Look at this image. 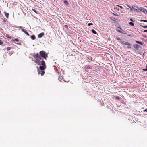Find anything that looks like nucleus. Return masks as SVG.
<instances>
[{
	"label": "nucleus",
	"instance_id": "obj_40",
	"mask_svg": "<svg viewBox=\"0 0 147 147\" xmlns=\"http://www.w3.org/2000/svg\"><path fill=\"white\" fill-rule=\"evenodd\" d=\"M143 32H147V30H144Z\"/></svg>",
	"mask_w": 147,
	"mask_h": 147
},
{
	"label": "nucleus",
	"instance_id": "obj_34",
	"mask_svg": "<svg viewBox=\"0 0 147 147\" xmlns=\"http://www.w3.org/2000/svg\"><path fill=\"white\" fill-rule=\"evenodd\" d=\"M143 71H147V68H146V69H142Z\"/></svg>",
	"mask_w": 147,
	"mask_h": 147
},
{
	"label": "nucleus",
	"instance_id": "obj_3",
	"mask_svg": "<svg viewBox=\"0 0 147 147\" xmlns=\"http://www.w3.org/2000/svg\"><path fill=\"white\" fill-rule=\"evenodd\" d=\"M116 31L121 33H122L124 34H127V33L125 31L123 30L119 27H117V28Z\"/></svg>",
	"mask_w": 147,
	"mask_h": 147
},
{
	"label": "nucleus",
	"instance_id": "obj_46",
	"mask_svg": "<svg viewBox=\"0 0 147 147\" xmlns=\"http://www.w3.org/2000/svg\"><path fill=\"white\" fill-rule=\"evenodd\" d=\"M14 42V43H16V44H17V43H16V42Z\"/></svg>",
	"mask_w": 147,
	"mask_h": 147
},
{
	"label": "nucleus",
	"instance_id": "obj_7",
	"mask_svg": "<svg viewBox=\"0 0 147 147\" xmlns=\"http://www.w3.org/2000/svg\"><path fill=\"white\" fill-rule=\"evenodd\" d=\"M132 7V8L134 10V11H137V12H139L140 11H138V10H137V9L138 8V7L136 6H134V7Z\"/></svg>",
	"mask_w": 147,
	"mask_h": 147
},
{
	"label": "nucleus",
	"instance_id": "obj_25",
	"mask_svg": "<svg viewBox=\"0 0 147 147\" xmlns=\"http://www.w3.org/2000/svg\"><path fill=\"white\" fill-rule=\"evenodd\" d=\"M45 74V72L44 71H43L41 73V76H43Z\"/></svg>",
	"mask_w": 147,
	"mask_h": 147
},
{
	"label": "nucleus",
	"instance_id": "obj_16",
	"mask_svg": "<svg viewBox=\"0 0 147 147\" xmlns=\"http://www.w3.org/2000/svg\"><path fill=\"white\" fill-rule=\"evenodd\" d=\"M22 31L24 32L25 34H26V32H27L26 30L24 29H22Z\"/></svg>",
	"mask_w": 147,
	"mask_h": 147
},
{
	"label": "nucleus",
	"instance_id": "obj_5",
	"mask_svg": "<svg viewBox=\"0 0 147 147\" xmlns=\"http://www.w3.org/2000/svg\"><path fill=\"white\" fill-rule=\"evenodd\" d=\"M138 9L140 10V11H142L144 13L146 14V15H147V11L145 10L142 7H140Z\"/></svg>",
	"mask_w": 147,
	"mask_h": 147
},
{
	"label": "nucleus",
	"instance_id": "obj_4",
	"mask_svg": "<svg viewBox=\"0 0 147 147\" xmlns=\"http://www.w3.org/2000/svg\"><path fill=\"white\" fill-rule=\"evenodd\" d=\"M120 42L123 45H128L127 47V48H131V47L129 46L131 45L127 42H126L125 41H121Z\"/></svg>",
	"mask_w": 147,
	"mask_h": 147
},
{
	"label": "nucleus",
	"instance_id": "obj_32",
	"mask_svg": "<svg viewBox=\"0 0 147 147\" xmlns=\"http://www.w3.org/2000/svg\"><path fill=\"white\" fill-rule=\"evenodd\" d=\"M59 79H60L61 80H62L63 79V77L62 76H60L59 77Z\"/></svg>",
	"mask_w": 147,
	"mask_h": 147
},
{
	"label": "nucleus",
	"instance_id": "obj_27",
	"mask_svg": "<svg viewBox=\"0 0 147 147\" xmlns=\"http://www.w3.org/2000/svg\"><path fill=\"white\" fill-rule=\"evenodd\" d=\"M13 41H15L16 42H18V41L19 40H18V39L17 38H16L15 39V40H13Z\"/></svg>",
	"mask_w": 147,
	"mask_h": 147
},
{
	"label": "nucleus",
	"instance_id": "obj_19",
	"mask_svg": "<svg viewBox=\"0 0 147 147\" xmlns=\"http://www.w3.org/2000/svg\"><path fill=\"white\" fill-rule=\"evenodd\" d=\"M17 27L18 28L20 29L21 30H22V29H23L22 28V27L20 26H18Z\"/></svg>",
	"mask_w": 147,
	"mask_h": 147
},
{
	"label": "nucleus",
	"instance_id": "obj_12",
	"mask_svg": "<svg viewBox=\"0 0 147 147\" xmlns=\"http://www.w3.org/2000/svg\"><path fill=\"white\" fill-rule=\"evenodd\" d=\"M92 32V33L94 34H96L97 33V32L96 31H95L94 30V29H92L91 30Z\"/></svg>",
	"mask_w": 147,
	"mask_h": 147
},
{
	"label": "nucleus",
	"instance_id": "obj_37",
	"mask_svg": "<svg viewBox=\"0 0 147 147\" xmlns=\"http://www.w3.org/2000/svg\"><path fill=\"white\" fill-rule=\"evenodd\" d=\"M118 6L121 9L123 8V7L121 6L118 5Z\"/></svg>",
	"mask_w": 147,
	"mask_h": 147
},
{
	"label": "nucleus",
	"instance_id": "obj_26",
	"mask_svg": "<svg viewBox=\"0 0 147 147\" xmlns=\"http://www.w3.org/2000/svg\"><path fill=\"white\" fill-rule=\"evenodd\" d=\"M140 45H143V46H145V44L143 42H141V43H140Z\"/></svg>",
	"mask_w": 147,
	"mask_h": 147
},
{
	"label": "nucleus",
	"instance_id": "obj_8",
	"mask_svg": "<svg viewBox=\"0 0 147 147\" xmlns=\"http://www.w3.org/2000/svg\"><path fill=\"white\" fill-rule=\"evenodd\" d=\"M44 35V32H42L40 34H39L38 36V37L39 38H41L42 36H43Z\"/></svg>",
	"mask_w": 147,
	"mask_h": 147
},
{
	"label": "nucleus",
	"instance_id": "obj_15",
	"mask_svg": "<svg viewBox=\"0 0 147 147\" xmlns=\"http://www.w3.org/2000/svg\"><path fill=\"white\" fill-rule=\"evenodd\" d=\"M6 36L8 38H10V39H11L12 38V37L11 36H9V34H7L6 35Z\"/></svg>",
	"mask_w": 147,
	"mask_h": 147
},
{
	"label": "nucleus",
	"instance_id": "obj_20",
	"mask_svg": "<svg viewBox=\"0 0 147 147\" xmlns=\"http://www.w3.org/2000/svg\"><path fill=\"white\" fill-rule=\"evenodd\" d=\"M116 39L118 40H121L120 39V38L119 37H116Z\"/></svg>",
	"mask_w": 147,
	"mask_h": 147
},
{
	"label": "nucleus",
	"instance_id": "obj_33",
	"mask_svg": "<svg viewBox=\"0 0 147 147\" xmlns=\"http://www.w3.org/2000/svg\"><path fill=\"white\" fill-rule=\"evenodd\" d=\"M143 112H147V109H145L144 110H143Z\"/></svg>",
	"mask_w": 147,
	"mask_h": 147
},
{
	"label": "nucleus",
	"instance_id": "obj_21",
	"mask_svg": "<svg viewBox=\"0 0 147 147\" xmlns=\"http://www.w3.org/2000/svg\"><path fill=\"white\" fill-rule=\"evenodd\" d=\"M140 26L142 27H144V28H147V25L144 26H142V25H140Z\"/></svg>",
	"mask_w": 147,
	"mask_h": 147
},
{
	"label": "nucleus",
	"instance_id": "obj_18",
	"mask_svg": "<svg viewBox=\"0 0 147 147\" xmlns=\"http://www.w3.org/2000/svg\"><path fill=\"white\" fill-rule=\"evenodd\" d=\"M115 99H116L119 100L120 97L119 96H116L115 97Z\"/></svg>",
	"mask_w": 147,
	"mask_h": 147
},
{
	"label": "nucleus",
	"instance_id": "obj_39",
	"mask_svg": "<svg viewBox=\"0 0 147 147\" xmlns=\"http://www.w3.org/2000/svg\"><path fill=\"white\" fill-rule=\"evenodd\" d=\"M128 7H129V8H130V11H132V8H131L130 7H129V6H128Z\"/></svg>",
	"mask_w": 147,
	"mask_h": 147
},
{
	"label": "nucleus",
	"instance_id": "obj_47",
	"mask_svg": "<svg viewBox=\"0 0 147 147\" xmlns=\"http://www.w3.org/2000/svg\"><path fill=\"white\" fill-rule=\"evenodd\" d=\"M1 14V11H0V14Z\"/></svg>",
	"mask_w": 147,
	"mask_h": 147
},
{
	"label": "nucleus",
	"instance_id": "obj_24",
	"mask_svg": "<svg viewBox=\"0 0 147 147\" xmlns=\"http://www.w3.org/2000/svg\"><path fill=\"white\" fill-rule=\"evenodd\" d=\"M135 42L136 43H139L140 44V43H141V42L140 41H135Z\"/></svg>",
	"mask_w": 147,
	"mask_h": 147
},
{
	"label": "nucleus",
	"instance_id": "obj_41",
	"mask_svg": "<svg viewBox=\"0 0 147 147\" xmlns=\"http://www.w3.org/2000/svg\"><path fill=\"white\" fill-rule=\"evenodd\" d=\"M113 14L114 15H115V16H118V15H117V14H115L114 13H113Z\"/></svg>",
	"mask_w": 147,
	"mask_h": 147
},
{
	"label": "nucleus",
	"instance_id": "obj_1",
	"mask_svg": "<svg viewBox=\"0 0 147 147\" xmlns=\"http://www.w3.org/2000/svg\"><path fill=\"white\" fill-rule=\"evenodd\" d=\"M33 56L34 58H36L35 61V62L37 63L38 65H40L39 67V68L41 70H43L46 68V65L45 61L41 58L38 53L34 55Z\"/></svg>",
	"mask_w": 147,
	"mask_h": 147
},
{
	"label": "nucleus",
	"instance_id": "obj_28",
	"mask_svg": "<svg viewBox=\"0 0 147 147\" xmlns=\"http://www.w3.org/2000/svg\"><path fill=\"white\" fill-rule=\"evenodd\" d=\"M3 43V42L2 40H0V45H1Z\"/></svg>",
	"mask_w": 147,
	"mask_h": 147
},
{
	"label": "nucleus",
	"instance_id": "obj_45",
	"mask_svg": "<svg viewBox=\"0 0 147 147\" xmlns=\"http://www.w3.org/2000/svg\"><path fill=\"white\" fill-rule=\"evenodd\" d=\"M115 0V1H118L119 0Z\"/></svg>",
	"mask_w": 147,
	"mask_h": 147
},
{
	"label": "nucleus",
	"instance_id": "obj_36",
	"mask_svg": "<svg viewBox=\"0 0 147 147\" xmlns=\"http://www.w3.org/2000/svg\"><path fill=\"white\" fill-rule=\"evenodd\" d=\"M65 28H67L68 27V26L67 25H65Z\"/></svg>",
	"mask_w": 147,
	"mask_h": 147
},
{
	"label": "nucleus",
	"instance_id": "obj_17",
	"mask_svg": "<svg viewBox=\"0 0 147 147\" xmlns=\"http://www.w3.org/2000/svg\"><path fill=\"white\" fill-rule=\"evenodd\" d=\"M129 24L132 26H133L134 25V24L133 22H130L129 23Z\"/></svg>",
	"mask_w": 147,
	"mask_h": 147
},
{
	"label": "nucleus",
	"instance_id": "obj_42",
	"mask_svg": "<svg viewBox=\"0 0 147 147\" xmlns=\"http://www.w3.org/2000/svg\"><path fill=\"white\" fill-rule=\"evenodd\" d=\"M3 22H6V21L5 20H4V19H3Z\"/></svg>",
	"mask_w": 147,
	"mask_h": 147
},
{
	"label": "nucleus",
	"instance_id": "obj_38",
	"mask_svg": "<svg viewBox=\"0 0 147 147\" xmlns=\"http://www.w3.org/2000/svg\"><path fill=\"white\" fill-rule=\"evenodd\" d=\"M25 34H26L28 36H29V34H28V33L27 32H26V33Z\"/></svg>",
	"mask_w": 147,
	"mask_h": 147
},
{
	"label": "nucleus",
	"instance_id": "obj_29",
	"mask_svg": "<svg viewBox=\"0 0 147 147\" xmlns=\"http://www.w3.org/2000/svg\"><path fill=\"white\" fill-rule=\"evenodd\" d=\"M92 25V24L91 23H89L88 24V26H90V25Z\"/></svg>",
	"mask_w": 147,
	"mask_h": 147
},
{
	"label": "nucleus",
	"instance_id": "obj_23",
	"mask_svg": "<svg viewBox=\"0 0 147 147\" xmlns=\"http://www.w3.org/2000/svg\"><path fill=\"white\" fill-rule=\"evenodd\" d=\"M32 10L34 12H35L36 14H38V13L36 12V10L35 9H32Z\"/></svg>",
	"mask_w": 147,
	"mask_h": 147
},
{
	"label": "nucleus",
	"instance_id": "obj_44",
	"mask_svg": "<svg viewBox=\"0 0 147 147\" xmlns=\"http://www.w3.org/2000/svg\"><path fill=\"white\" fill-rule=\"evenodd\" d=\"M146 22H147V20H146V21H145Z\"/></svg>",
	"mask_w": 147,
	"mask_h": 147
},
{
	"label": "nucleus",
	"instance_id": "obj_31",
	"mask_svg": "<svg viewBox=\"0 0 147 147\" xmlns=\"http://www.w3.org/2000/svg\"><path fill=\"white\" fill-rule=\"evenodd\" d=\"M130 21L131 22H134V20H133L132 18H130Z\"/></svg>",
	"mask_w": 147,
	"mask_h": 147
},
{
	"label": "nucleus",
	"instance_id": "obj_30",
	"mask_svg": "<svg viewBox=\"0 0 147 147\" xmlns=\"http://www.w3.org/2000/svg\"><path fill=\"white\" fill-rule=\"evenodd\" d=\"M146 21V20H140V21L141 22H146V21Z\"/></svg>",
	"mask_w": 147,
	"mask_h": 147
},
{
	"label": "nucleus",
	"instance_id": "obj_13",
	"mask_svg": "<svg viewBox=\"0 0 147 147\" xmlns=\"http://www.w3.org/2000/svg\"><path fill=\"white\" fill-rule=\"evenodd\" d=\"M88 59L89 60L88 61V62H90L92 61V58L90 57H88Z\"/></svg>",
	"mask_w": 147,
	"mask_h": 147
},
{
	"label": "nucleus",
	"instance_id": "obj_2",
	"mask_svg": "<svg viewBox=\"0 0 147 147\" xmlns=\"http://www.w3.org/2000/svg\"><path fill=\"white\" fill-rule=\"evenodd\" d=\"M40 57H43L45 59L48 57L46 53L43 51H41L40 52Z\"/></svg>",
	"mask_w": 147,
	"mask_h": 147
},
{
	"label": "nucleus",
	"instance_id": "obj_10",
	"mask_svg": "<svg viewBox=\"0 0 147 147\" xmlns=\"http://www.w3.org/2000/svg\"><path fill=\"white\" fill-rule=\"evenodd\" d=\"M64 3L66 5L68 6L69 5V3L68 2L67 0H64Z\"/></svg>",
	"mask_w": 147,
	"mask_h": 147
},
{
	"label": "nucleus",
	"instance_id": "obj_14",
	"mask_svg": "<svg viewBox=\"0 0 147 147\" xmlns=\"http://www.w3.org/2000/svg\"><path fill=\"white\" fill-rule=\"evenodd\" d=\"M111 19L114 21H116L117 20V19L114 17H111Z\"/></svg>",
	"mask_w": 147,
	"mask_h": 147
},
{
	"label": "nucleus",
	"instance_id": "obj_9",
	"mask_svg": "<svg viewBox=\"0 0 147 147\" xmlns=\"http://www.w3.org/2000/svg\"><path fill=\"white\" fill-rule=\"evenodd\" d=\"M30 38L32 40H34L36 38V37L34 35H32L30 36Z\"/></svg>",
	"mask_w": 147,
	"mask_h": 147
},
{
	"label": "nucleus",
	"instance_id": "obj_35",
	"mask_svg": "<svg viewBox=\"0 0 147 147\" xmlns=\"http://www.w3.org/2000/svg\"><path fill=\"white\" fill-rule=\"evenodd\" d=\"M142 36L144 37V38H146L147 37V36H146L145 35H142Z\"/></svg>",
	"mask_w": 147,
	"mask_h": 147
},
{
	"label": "nucleus",
	"instance_id": "obj_11",
	"mask_svg": "<svg viewBox=\"0 0 147 147\" xmlns=\"http://www.w3.org/2000/svg\"><path fill=\"white\" fill-rule=\"evenodd\" d=\"M5 14V16H6V17L7 18H8V17H9V14L8 13H6V12H5L4 13Z\"/></svg>",
	"mask_w": 147,
	"mask_h": 147
},
{
	"label": "nucleus",
	"instance_id": "obj_43",
	"mask_svg": "<svg viewBox=\"0 0 147 147\" xmlns=\"http://www.w3.org/2000/svg\"><path fill=\"white\" fill-rule=\"evenodd\" d=\"M146 68H147V64H146Z\"/></svg>",
	"mask_w": 147,
	"mask_h": 147
},
{
	"label": "nucleus",
	"instance_id": "obj_6",
	"mask_svg": "<svg viewBox=\"0 0 147 147\" xmlns=\"http://www.w3.org/2000/svg\"><path fill=\"white\" fill-rule=\"evenodd\" d=\"M134 47L136 49H139V48L140 47V46L138 44H134L133 45Z\"/></svg>",
	"mask_w": 147,
	"mask_h": 147
},
{
	"label": "nucleus",
	"instance_id": "obj_22",
	"mask_svg": "<svg viewBox=\"0 0 147 147\" xmlns=\"http://www.w3.org/2000/svg\"><path fill=\"white\" fill-rule=\"evenodd\" d=\"M11 49V48L10 47H8L7 48V51H9Z\"/></svg>",
	"mask_w": 147,
	"mask_h": 147
}]
</instances>
